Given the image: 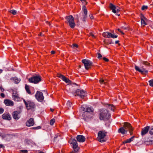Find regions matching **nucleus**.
Returning <instances> with one entry per match:
<instances>
[{
	"mask_svg": "<svg viewBox=\"0 0 153 153\" xmlns=\"http://www.w3.org/2000/svg\"><path fill=\"white\" fill-rule=\"evenodd\" d=\"M23 101H24V102H25V100H24Z\"/></svg>",
	"mask_w": 153,
	"mask_h": 153,
	"instance_id": "obj_64",
	"label": "nucleus"
},
{
	"mask_svg": "<svg viewBox=\"0 0 153 153\" xmlns=\"http://www.w3.org/2000/svg\"><path fill=\"white\" fill-rule=\"evenodd\" d=\"M78 47V45L76 44H72V47L74 48H77Z\"/></svg>",
	"mask_w": 153,
	"mask_h": 153,
	"instance_id": "obj_42",
	"label": "nucleus"
},
{
	"mask_svg": "<svg viewBox=\"0 0 153 153\" xmlns=\"http://www.w3.org/2000/svg\"><path fill=\"white\" fill-rule=\"evenodd\" d=\"M4 109L0 107V114H2L4 112Z\"/></svg>",
	"mask_w": 153,
	"mask_h": 153,
	"instance_id": "obj_44",
	"label": "nucleus"
},
{
	"mask_svg": "<svg viewBox=\"0 0 153 153\" xmlns=\"http://www.w3.org/2000/svg\"><path fill=\"white\" fill-rule=\"evenodd\" d=\"M149 85L153 87V79L149 81Z\"/></svg>",
	"mask_w": 153,
	"mask_h": 153,
	"instance_id": "obj_37",
	"label": "nucleus"
},
{
	"mask_svg": "<svg viewBox=\"0 0 153 153\" xmlns=\"http://www.w3.org/2000/svg\"><path fill=\"white\" fill-rule=\"evenodd\" d=\"M21 152L22 153H27V151L26 150H23L21 151Z\"/></svg>",
	"mask_w": 153,
	"mask_h": 153,
	"instance_id": "obj_46",
	"label": "nucleus"
},
{
	"mask_svg": "<svg viewBox=\"0 0 153 153\" xmlns=\"http://www.w3.org/2000/svg\"><path fill=\"white\" fill-rule=\"evenodd\" d=\"M103 59L104 60L105 62H108L109 61V59L107 58L106 57H103Z\"/></svg>",
	"mask_w": 153,
	"mask_h": 153,
	"instance_id": "obj_47",
	"label": "nucleus"
},
{
	"mask_svg": "<svg viewBox=\"0 0 153 153\" xmlns=\"http://www.w3.org/2000/svg\"><path fill=\"white\" fill-rule=\"evenodd\" d=\"M51 53L52 54H54L55 53V52L54 51H51Z\"/></svg>",
	"mask_w": 153,
	"mask_h": 153,
	"instance_id": "obj_54",
	"label": "nucleus"
},
{
	"mask_svg": "<svg viewBox=\"0 0 153 153\" xmlns=\"http://www.w3.org/2000/svg\"><path fill=\"white\" fill-rule=\"evenodd\" d=\"M25 88L27 93L30 94H31V93L29 86L26 84L25 85Z\"/></svg>",
	"mask_w": 153,
	"mask_h": 153,
	"instance_id": "obj_26",
	"label": "nucleus"
},
{
	"mask_svg": "<svg viewBox=\"0 0 153 153\" xmlns=\"http://www.w3.org/2000/svg\"><path fill=\"white\" fill-rule=\"evenodd\" d=\"M34 119L33 118H30L28 120L26 123V126L28 127L32 126L34 125Z\"/></svg>",
	"mask_w": 153,
	"mask_h": 153,
	"instance_id": "obj_17",
	"label": "nucleus"
},
{
	"mask_svg": "<svg viewBox=\"0 0 153 153\" xmlns=\"http://www.w3.org/2000/svg\"><path fill=\"white\" fill-rule=\"evenodd\" d=\"M143 64L146 65L150 66V64L147 61H143Z\"/></svg>",
	"mask_w": 153,
	"mask_h": 153,
	"instance_id": "obj_35",
	"label": "nucleus"
},
{
	"mask_svg": "<svg viewBox=\"0 0 153 153\" xmlns=\"http://www.w3.org/2000/svg\"><path fill=\"white\" fill-rule=\"evenodd\" d=\"M148 8V7L146 6H143L141 8V9L142 10H143L145 9H147Z\"/></svg>",
	"mask_w": 153,
	"mask_h": 153,
	"instance_id": "obj_40",
	"label": "nucleus"
},
{
	"mask_svg": "<svg viewBox=\"0 0 153 153\" xmlns=\"http://www.w3.org/2000/svg\"><path fill=\"white\" fill-rule=\"evenodd\" d=\"M135 68L136 71L141 73L143 74H146L148 72V71L145 68H142L141 69H140L136 65L135 66Z\"/></svg>",
	"mask_w": 153,
	"mask_h": 153,
	"instance_id": "obj_12",
	"label": "nucleus"
},
{
	"mask_svg": "<svg viewBox=\"0 0 153 153\" xmlns=\"http://www.w3.org/2000/svg\"><path fill=\"white\" fill-rule=\"evenodd\" d=\"M109 34H110V38L111 37L113 38H117L118 36L117 35H115L112 34L111 33H110Z\"/></svg>",
	"mask_w": 153,
	"mask_h": 153,
	"instance_id": "obj_32",
	"label": "nucleus"
},
{
	"mask_svg": "<svg viewBox=\"0 0 153 153\" xmlns=\"http://www.w3.org/2000/svg\"><path fill=\"white\" fill-rule=\"evenodd\" d=\"M99 82L101 84H104L107 82V80L106 79L104 80L101 78L99 80Z\"/></svg>",
	"mask_w": 153,
	"mask_h": 153,
	"instance_id": "obj_30",
	"label": "nucleus"
},
{
	"mask_svg": "<svg viewBox=\"0 0 153 153\" xmlns=\"http://www.w3.org/2000/svg\"><path fill=\"white\" fill-rule=\"evenodd\" d=\"M89 16L90 17V18H91V19H93V18H94V17L93 16V15L92 14H90V15H89Z\"/></svg>",
	"mask_w": 153,
	"mask_h": 153,
	"instance_id": "obj_51",
	"label": "nucleus"
},
{
	"mask_svg": "<svg viewBox=\"0 0 153 153\" xmlns=\"http://www.w3.org/2000/svg\"><path fill=\"white\" fill-rule=\"evenodd\" d=\"M65 19L66 20L65 22L69 25L71 28H74L76 26V24L73 16L72 15L66 16L65 17Z\"/></svg>",
	"mask_w": 153,
	"mask_h": 153,
	"instance_id": "obj_2",
	"label": "nucleus"
},
{
	"mask_svg": "<svg viewBox=\"0 0 153 153\" xmlns=\"http://www.w3.org/2000/svg\"><path fill=\"white\" fill-rule=\"evenodd\" d=\"M117 30H118V31H119L120 32V33H121L122 34H124V33L123 31H122L120 29H118Z\"/></svg>",
	"mask_w": 153,
	"mask_h": 153,
	"instance_id": "obj_50",
	"label": "nucleus"
},
{
	"mask_svg": "<svg viewBox=\"0 0 153 153\" xmlns=\"http://www.w3.org/2000/svg\"><path fill=\"white\" fill-rule=\"evenodd\" d=\"M83 11L84 14V15H87V10L85 6H84L83 7Z\"/></svg>",
	"mask_w": 153,
	"mask_h": 153,
	"instance_id": "obj_29",
	"label": "nucleus"
},
{
	"mask_svg": "<svg viewBox=\"0 0 153 153\" xmlns=\"http://www.w3.org/2000/svg\"><path fill=\"white\" fill-rule=\"evenodd\" d=\"M123 127L126 130H127V131H129L131 135H133V131H134V128L132 127L130 123L127 122H125Z\"/></svg>",
	"mask_w": 153,
	"mask_h": 153,
	"instance_id": "obj_5",
	"label": "nucleus"
},
{
	"mask_svg": "<svg viewBox=\"0 0 153 153\" xmlns=\"http://www.w3.org/2000/svg\"><path fill=\"white\" fill-rule=\"evenodd\" d=\"M4 147V146L2 144H0V148H3Z\"/></svg>",
	"mask_w": 153,
	"mask_h": 153,
	"instance_id": "obj_55",
	"label": "nucleus"
},
{
	"mask_svg": "<svg viewBox=\"0 0 153 153\" xmlns=\"http://www.w3.org/2000/svg\"><path fill=\"white\" fill-rule=\"evenodd\" d=\"M87 17V15H83V17L82 19L83 21L85 22V21Z\"/></svg>",
	"mask_w": 153,
	"mask_h": 153,
	"instance_id": "obj_43",
	"label": "nucleus"
},
{
	"mask_svg": "<svg viewBox=\"0 0 153 153\" xmlns=\"http://www.w3.org/2000/svg\"><path fill=\"white\" fill-rule=\"evenodd\" d=\"M0 89H1V90L2 92H3L4 91V89L2 88L1 87H0Z\"/></svg>",
	"mask_w": 153,
	"mask_h": 153,
	"instance_id": "obj_53",
	"label": "nucleus"
},
{
	"mask_svg": "<svg viewBox=\"0 0 153 153\" xmlns=\"http://www.w3.org/2000/svg\"><path fill=\"white\" fill-rule=\"evenodd\" d=\"M47 24H49V25H50V22H49L48 21H47L46 22Z\"/></svg>",
	"mask_w": 153,
	"mask_h": 153,
	"instance_id": "obj_58",
	"label": "nucleus"
},
{
	"mask_svg": "<svg viewBox=\"0 0 153 153\" xmlns=\"http://www.w3.org/2000/svg\"><path fill=\"white\" fill-rule=\"evenodd\" d=\"M74 95L75 96L76 95L79 96L81 98H83L85 96V92L83 90H81L78 89L76 90Z\"/></svg>",
	"mask_w": 153,
	"mask_h": 153,
	"instance_id": "obj_10",
	"label": "nucleus"
},
{
	"mask_svg": "<svg viewBox=\"0 0 153 153\" xmlns=\"http://www.w3.org/2000/svg\"><path fill=\"white\" fill-rule=\"evenodd\" d=\"M82 62L84 64L85 68L87 70H88L90 68L91 66L93 65L92 62L91 61L87 59H82Z\"/></svg>",
	"mask_w": 153,
	"mask_h": 153,
	"instance_id": "obj_6",
	"label": "nucleus"
},
{
	"mask_svg": "<svg viewBox=\"0 0 153 153\" xmlns=\"http://www.w3.org/2000/svg\"><path fill=\"white\" fill-rule=\"evenodd\" d=\"M127 132V130H126L123 127L120 128L118 130V132L123 134H126Z\"/></svg>",
	"mask_w": 153,
	"mask_h": 153,
	"instance_id": "obj_23",
	"label": "nucleus"
},
{
	"mask_svg": "<svg viewBox=\"0 0 153 153\" xmlns=\"http://www.w3.org/2000/svg\"><path fill=\"white\" fill-rule=\"evenodd\" d=\"M55 120L54 119H51L50 122V124L51 125H53L54 123L55 122Z\"/></svg>",
	"mask_w": 153,
	"mask_h": 153,
	"instance_id": "obj_33",
	"label": "nucleus"
},
{
	"mask_svg": "<svg viewBox=\"0 0 153 153\" xmlns=\"http://www.w3.org/2000/svg\"><path fill=\"white\" fill-rule=\"evenodd\" d=\"M150 127L147 126L143 128L141 131V134L143 136L146 134L149 131Z\"/></svg>",
	"mask_w": 153,
	"mask_h": 153,
	"instance_id": "obj_18",
	"label": "nucleus"
},
{
	"mask_svg": "<svg viewBox=\"0 0 153 153\" xmlns=\"http://www.w3.org/2000/svg\"><path fill=\"white\" fill-rule=\"evenodd\" d=\"M10 12L13 15H15L16 14V11L14 10H10Z\"/></svg>",
	"mask_w": 153,
	"mask_h": 153,
	"instance_id": "obj_34",
	"label": "nucleus"
},
{
	"mask_svg": "<svg viewBox=\"0 0 153 153\" xmlns=\"http://www.w3.org/2000/svg\"><path fill=\"white\" fill-rule=\"evenodd\" d=\"M35 97L39 101L42 102L44 100V97L43 96V94L40 91H37L36 92Z\"/></svg>",
	"mask_w": 153,
	"mask_h": 153,
	"instance_id": "obj_8",
	"label": "nucleus"
},
{
	"mask_svg": "<svg viewBox=\"0 0 153 153\" xmlns=\"http://www.w3.org/2000/svg\"><path fill=\"white\" fill-rule=\"evenodd\" d=\"M119 42V41H118V40H117V41H116L115 42V43L116 44H118Z\"/></svg>",
	"mask_w": 153,
	"mask_h": 153,
	"instance_id": "obj_56",
	"label": "nucleus"
},
{
	"mask_svg": "<svg viewBox=\"0 0 153 153\" xmlns=\"http://www.w3.org/2000/svg\"><path fill=\"white\" fill-rule=\"evenodd\" d=\"M99 112V117L100 120H108L110 117L108 111L106 109H100Z\"/></svg>",
	"mask_w": 153,
	"mask_h": 153,
	"instance_id": "obj_1",
	"label": "nucleus"
},
{
	"mask_svg": "<svg viewBox=\"0 0 153 153\" xmlns=\"http://www.w3.org/2000/svg\"><path fill=\"white\" fill-rule=\"evenodd\" d=\"M107 133V132L105 131H100L98 134L97 139L98 141L101 143L105 142L106 139L105 138L106 135Z\"/></svg>",
	"mask_w": 153,
	"mask_h": 153,
	"instance_id": "obj_4",
	"label": "nucleus"
},
{
	"mask_svg": "<svg viewBox=\"0 0 153 153\" xmlns=\"http://www.w3.org/2000/svg\"><path fill=\"white\" fill-rule=\"evenodd\" d=\"M54 109H52L51 108L50 109V110L52 112H53L54 111Z\"/></svg>",
	"mask_w": 153,
	"mask_h": 153,
	"instance_id": "obj_59",
	"label": "nucleus"
},
{
	"mask_svg": "<svg viewBox=\"0 0 153 153\" xmlns=\"http://www.w3.org/2000/svg\"><path fill=\"white\" fill-rule=\"evenodd\" d=\"M89 35L90 36L92 37L93 38H95V36L94 35L93 33L92 32H90L89 33Z\"/></svg>",
	"mask_w": 153,
	"mask_h": 153,
	"instance_id": "obj_45",
	"label": "nucleus"
},
{
	"mask_svg": "<svg viewBox=\"0 0 153 153\" xmlns=\"http://www.w3.org/2000/svg\"><path fill=\"white\" fill-rule=\"evenodd\" d=\"M130 142H131L130 141L129 139H127L126 140L124 141L123 142V143H130Z\"/></svg>",
	"mask_w": 153,
	"mask_h": 153,
	"instance_id": "obj_41",
	"label": "nucleus"
},
{
	"mask_svg": "<svg viewBox=\"0 0 153 153\" xmlns=\"http://www.w3.org/2000/svg\"><path fill=\"white\" fill-rule=\"evenodd\" d=\"M2 71V70H0V74L1 73Z\"/></svg>",
	"mask_w": 153,
	"mask_h": 153,
	"instance_id": "obj_62",
	"label": "nucleus"
},
{
	"mask_svg": "<svg viewBox=\"0 0 153 153\" xmlns=\"http://www.w3.org/2000/svg\"><path fill=\"white\" fill-rule=\"evenodd\" d=\"M14 80L15 83L16 84L19 83L20 81V79H19L17 78H14Z\"/></svg>",
	"mask_w": 153,
	"mask_h": 153,
	"instance_id": "obj_31",
	"label": "nucleus"
},
{
	"mask_svg": "<svg viewBox=\"0 0 153 153\" xmlns=\"http://www.w3.org/2000/svg\"><path fill=\"white\" fill-rule=\"evenodd\" d=\"M2 118L5 120H10L11 119V117L10 114L7 113H4L2 115Z\"/></svg>",
	"mask_w": 153,
	"mask_h": 153,
	"instance_id": "obj_21",
	"label": "nucleus"
},
{
	"mask_svg": "<svg viewBox=\"0 0 153 153\" xmlns=\"http://www.w3.org/2000/svg\"><path fill=\"white\" fill-rule=\"evenodd\" d=\"M39 35H40L41 36H43V35L42 34V33H40Z\"/></svg>",
	"mask_w": 153,
	"mask_h": 153,
	"instance_id": "obj_60",
	"label": "nucleus"
},
{
	"mask_svg": "<svg viewBox=\"0 0 153 153\" xmlns=\"http://www.w3.org/2000/svg\"><path fill=\"white\" fill-rule=\"evenodd\" d=\"M12 97L14 100L15 101H19L20 100L19 97L18 96L17 92L16 91H13Z\"/></svg>",
	"mask_w": 153,
	"mask_h": 153,
	"instance_id": "obj_14",
	"label": "nucleus"
},
{
	"mask_svg": "<svg viewBox=\"0 0 153 153\" xmlns=\"http://www.w3.org/2000/svg\"><path fill=\"white\" fill-rule=\"evenodd\" d=\"M35 106L33 102H28V105L27 106V108L28 110L33 108Z\"/></svg>",
	"mask_w": 153,
	"mask_h": 153,
	"instance_id": "obj_22",
	"label": "nucleus"
},
{
	"mask_svg": "<svg viewBox=\"0 0 153 153\" xmlns=\"http://www.w3.org/2000/svg\"><path fill=\"white\" fill-rule=\"evenodd\" d=\"M41 128V127L40 126H39L36 127H33L32 128H31V129H35V130H36V129H40Z\"/></svg>",
	"mask_w": 153,
	"mask_h": 153,
	"instance_id": "obj_36",
	"label": "nucleus"
},
{
	"mask_svg": "<svg viewBox=\"0 0 153 153\" xmlns=\"http://www.w3.org/2000/svg\"><path fill=\"white\" fill-rule=\"evenodd\" d=\"M110 33H109L108 32H104L102 33V36L103 37L105 38H110Z\"/></svg>",
	"mask_w": 153,
	"mask_h": 153,
	"instance_id": "obj_27",
	"label": "nucleus"
},
{
	"mask_svg": "<svg viewBox=\"0 0 153 153\" xmlns=\"http://www.w3.org/2000/svg\"><path fill=\"white\" fill-rule=\"evenodd\" d=\"M151 139H152V140H149L145 141L144 144L148 145L153 143V137H151Z\"/></svg>",
	"mask_w": 153,
	"mask_h": 153,
	"instance_id": "obj_25",
	"label": "nucleus"
},
{
	"mask_svg": "<svg viewBox=\"0 0 153 153\" xmlns=\"http://www.w3.org/2000/svg\"><path fill=\"white\" fill-rule=\"evenodd\" d=\"M90 113L87 112H84L82 115V116L83 119L85 121H87L89 118Z\"/></svg>",
	"mask_w": 153,
	"mask_h": 153,
	"instance_id": "obj_20",
	"label": "nucleus"
},
{
	"mask_svg": "<svg viewBox=\"0 0 153 153\" xmlns=\"http://www.w3.org/2000/svg\"><path fill=\"white\" fill-rule=\"evenodd\" d=\"M1 96L2 98H4L5 97V95L3 93H1Z\"/></svg>",
	"mask_w": 153,
	"mask_h": 153,
	"instance_id": "obj_49",
	"label": "nucleus"
},
{
	"mask_svg": "<svg viewBox=\"0 0 153 153\" xmlns=\"http://www.w3.org/2000/svg\"><path fill=\"white\" fill-rule=\"evenodd\" d=\"M81 1H84L85 2H86V0H80Z\"/></svg>",
	"mask_w": 153,
	"mask_h": 153,
	"instance_id": "obj_61",
	"label": "nucleus"
},
{
	"mask_svg": "<svg viewBox=\"0 0 153 153\" xmlns=\"http://www.w3.org/2000/svg\"><path fill=\"white\" fill-rule=\"evenodd\" d=\"M149 134L151 135L153 134V126L151 127V129L149 131Z\"/></svg>",
	"mask_w": 153,
	"mask_h": 153,
	"instance_id": "obj_38",
	"label": "nucleus"
},
{
	"mask_svg": "<svg viewBox=\"0 0 153 153\" xmlns=\"http://www.w3.org/2000/svg\"><path fill=\"white\" fill-rule=\"evenodd\" d=\"M108 108L111 110L114 111L115 108V106L111 104H108Z\"/></svg>",
	"mask_w": 153,
	"mask_h": 153,
	"instance_id": "obj_28",
	"label": "nucleus"
},
{
	"mask_svg": "<svg viewBox=\"0 0 153 153\" xmlns=\"http://www.w3.org/2000/svg\"><path fill=\"white\" fill-rule=\"evenodd\" d=\"M80 110L84 111L85 112H87L88 113L93 112V109H92L91 107H87V106L83 105L81 106Z\"/></svg>",
	"mask_w": 153,
	"mask_h": 153,
	"instance_id": "obj_11",
	"label": "nucleus"
},
{
	"mask_svg": "<svg viewBox=\"0 0 153 153\" xmlns=\"http://www.w3.org/2000/svg\"><path fill=\"white\" fill-rule=\"evenodd\" d=\"M42 81V77L39 74L33 75L28 79L29 82L36 84Z\"/></svg>",
	"mask_w": 153,
	"mask_h": 153,
	"instance_id": "obj_3",
	"label": "nucleus"
},
{
	"mask_svg": "<svg viewBox=\"0 0 153 153\" xmlns=\"http://www.w3.org/2000/svg\"><path fill=\"white\" fill-rule=\"evenodd\" d=\"M57 76L61 79L63 81L66 83H70L71 82V81L69 79L66 78L65 76L61 74H58Z\"/></svg>",
	"mask_w": 153,
	"mask_h": 153,
	"instance_id": "obj_13",
	"label": "nucleus"
},
{
	"mask_svg": "<svg viewBox=\"0 0 153 153\" xmlns=\"http://www.w3.org/2000/svg\"><path fill=\"white\" fill-rule=\"evenodd\" d=\"M97 58L99 59H100L102 58V55L99 53H97Z\"/></svg>",
	"mask_w": 153,
	"mask_h": 153,
	"instance_id": "obj_39",
	"label": "nucleus"
},
{
	"mask_svg": "<svg viewBox=\"0 0 153 153\" xmlns=\"http://www.w3.org/2000/svg\"><path fill=\"white\" fill-rule=\"evenodd\" d=\"M22 111H14L12 113L13 118L16 120H18L21 117Z\"/></svg>",
	"mask_w": 153,
	"mask_h": 153,
	"instance_id": "obj_9",
	"label": "nucleus"
},
{
	"mask_svg": "<svg viewBox=\"0 0 153 153\" xmlns=\"http://www.w3.org/2000/svg\"><path fill=\"white\" fill-rule=\"evenodd\" d=\"M70 144L72 145V147L75 152H78L79 151L80 148L78 146L77 142L75 139H73L71 140Z\"/></svg>",
	"mask_w": 153,
	"mask_h": 153,
	"instance_id": "obj_7",
	"label": "nucleus"
},
{
	"mask_svg": "<svg viewBox=\"0 0 153 153\" xmlns=\"http://www.w3.org/2000/svg\"><path fill=\"white\" fill-rule=\"evenodd\" d=\"M26 106L27 107V106L28 105V102H27L26 101H25V102H24Z\"/></svg>",
	"mask_w": 153,
	"mask_h": 153,
	"instance_id": "obj_52",
	"label": "nucleus"
},
{
	"mask_svg": "<svg viewBox=\"0 0 153 153\" xmlns=\"http://www.w3.org/2000/svg\"><path fill=\"white\" fill-rule=\"evenodd\" d=\"M77 141L80 143H83L85 141V137L82 135H77L76 137Z\"/></svg>",
	"mask_w": 153,
	"mask_h": 153,
	"instance_id": "obj_16",
	"label": "nucleus"
},
{
	"mask_svg": "<svg viewBox=\"0 0 153 153\" xmlns=\"http://www.w3.org/2000/svg\"><path fill=\"white\" fill-rule=\"evenodd\" d=\"M146 19L144 17L143 15H142L141 17V22L142 25L143 26H145L147 24L146 22Z\"/></svg>",
	"mask_w": 153,
	"mask_h": 153,
	"instance_id": "obj_24",
	"label": "nucleus"
},
{
	"mask_svg": "<svg viewBox=\"0 0 153 153\" xmlns=\"http://www.w3.org/2000/svg\"><path fill=\"white\" fill-rule=\"evenodd\" d=\"M4 103L6 106H12L14 105L13 102L11 100L6 99L4 100Z\"/></svg>",
	"mask_w": 153,
	"mask_h": 153,
	"instance_id": "obj_15",
	"label": "nucleus"
},
{
	"mask_svg": "<svg viewBox=\"0 0 153 153\" xmlns=\"http://www.w3.org/2000/svg\"><path fill=\"white\" fill-rule=\"evenodd\" d=\"M109 7L113 12L114 13H117L119 11V10L117 9L116 10V7L112 4L111 3L109 5Z\"/></svg>",
	"mask_w": 153,
	"mask_h": 153,
	"instance_id": "obj_19",
	"label": "nucleus"
},
{
	"mask_svg": "<svg viewBox=\"0 0 153 153\" xmlns=\"http://www.w3.org/2000/svg\"><path fill=\"white\" fill-rule=\"evenodd\" d=\"M70 102H67V104H70Z\"/></svg>",
	"mask_w": 153,
	"mask_h": 153,
	"instance_id": "obj_63",
	"label": "nucleus"
},
{
	"mask_svg": "<svg viewBox=\"0 0 153 153\" xmlns=\"http://www.w3.org/2000/svg\"><path fill=\"white\" fill-rule=\"evenodd\" d=\"M134 137L135 136H134L132 137L131 138H129V139L131 142L133 141V140Z\"/></svg>",
	"mask_w": 153,
	"mask_h": 153,
	"instance_id": "obj_48",
	"label": "nucleus"
},
{
	"mask_svg": "<svg viewBox=\"0 0 153 153\" xmlns=\"http://www.w3.org/2000/svg\"><path fill=\"white\" fill-rule=\"evenodd\" d=\"M75 152L74 151H72L70 153H76V152Z\"/></svg>",
	"mask_w": 153,
	"mask_h": 153,
	"instance_id": "obj_57",
	"label": "nucleus"
}]
</instances>
